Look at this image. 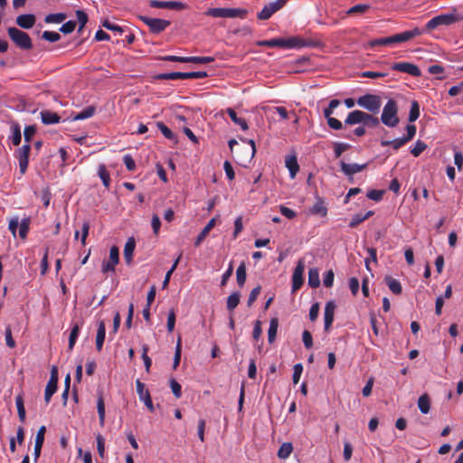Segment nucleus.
<instances>
[{
  "label": "nucleus",
  "mask_w": 463,
  "mask_h": 463,
  "mask_svg": "<svg viewBox=\"0 0 463 463\" xmlns=\"http://www.w3.org/2000/svg\"><path fill=\"white\" fill-rule=\"evenodd\" d=\"M349 145L345 143H335L334 145V152L335 157H339L345 150L349 148Z\"/></svg>",
  "instance_id": "obj_60"
},
{
  "label": "nucleus",
  "mask_w": 463,
  "mask_h": 463,
  "mask_svg": "<svg viewBox=\"0 0 463 463\" xmlns=\"http://www.w3.org/2000/svg\"><path fill=\"white\" fill-rule=\"evenodd\" d=\"M30 219L24 218L20 222L19 224V236L22 239H25L29 232Z\"/></svg>",
  "instance_id": "obj_45"
},
{
  "label": "nucleus",
  "mask_w": 463,
  "mask_h": 463,
  "mask_svg": "<svg viewBox=\"0 0 463 463\" xmlns=\"http://www.w3.org/2000/svg\"><path fill=\"white\" fill-rule=\"evenodd\" d=\"M75 27H76V22L68 21L61 25V27L60 28V31L63 33H71L74 31Z\"/></svg>",
  "instance_id": "obj_64"
},
{
  "label": "nucleus",
  "mask_w": 463,
  "mask_h": 463,
  "mask_svg": "<svg viewBox=\"0 0 463 463\" xmlns=\"http://www.w3.org/2000/svg\"><path fill=\"white\" fill-rule=\"evenodd\" d=\"M335 274L332 269L328 270L323 279V284L326 288H331L334 283Z\"/></svg>",
  "instance_id": "obj_63"
},
{
  "label": "nucleus",
  "mask_w": 463,
  "mask_h": 463,
  "mask_svg": "<svg viewBox=\"0 0 463 463\" xmlns=\"http://www.w3.org/2000/svg\"><path fill=\"white\" fill-rule=\"evenodd\" d=\"M150 6L154 8H165L172 10H184L188 5L183 2L178 1H157L153 0L150 2Z\"/></svg>",
  "instance_id": "obj_15"
},
{
  "label": "nucleus",
  "mask_w": 463,
  "mask_h": 463,
  "mask_svg": "<svg viewBox=\"0 0 463 463\" xmlns=\"http://www.w3.org/2000/svg\"><path fill=\"white\" fill-rule=\"evenodd\" d=\"M11 131L12 135L10 136V139L12 140L14 146H18L21 143L22 139L20 125L17 122H12Z\"/></svg>",
  "instance_id": "obj_26"
},
{
  "label": "nucleus",
  "mask_w": 463,
  "mask_h": 463,
  "mask_svg": "<svg viewBox=\"0 0 463 463\" xmlns=\"http://www.w3.org/2000/svg\"><path fill=\"white\" fill-rule=\"evenodd\" d=\"M216 219L212 218L195 239L194 245L198 247L206 238L210 231L215 226Z\"/></svg>",
  "instance_id": "obj_23"
},
{
  "label": "nucleus",
  "mask_w": 463,
  "mask_h": 463,
  "mask_svg": "<svg viewBox=\"0 0 463 463\" xmlns=\"http://www.w3.org/2000/svg\"><path fill=\"white\" fill-rule=\"evenodd\" d=\"M247 11L241 8H210L205 12L207 16L214 18H245Z\"/></svg>",
  "instance_id": "obj_5"
},
{
  "label": "nucleus",
  "mask_w": 463,
  "mask_h": 463,
  "mask_svg": "<svg viewBox=\"0 0 463 463\" xmlns=\"http://www.w3.org/2000/svg\"><path fill=\"white\" fill-rule=\"evenodd\" d=\"M97 410L99 414V425L104 426L105 423V403L103 397L100 395L97 401Z\"/></svg>",
  "instance_id": "obj_36"
},
{
  "label": "nucleus",
  "mask_w": 463,
  "mask_h": 463,
  "mask_svg": "<svg viewBox=\"0 0 463 463\" xmlns=\"http://www.w3.org/2000/svg\"><path fill=\"white\" fill-rule=\"evenodd\" d=\"M370 8L368 5H356L349 8L346 12L348 15L354 14H364Z\"/></svg>",
  "instance_id": "obj_49"
},
{
  "label": "nucleus",
  "mask_w": 463,
  "mask_h": 463,
  "mask_svg": "<svg viewBox=\"0 0 463 463\" xmlns=\"http://www.w3.org/2000/svg\"><path fill=\"white\" fill-rule=\"evenodd\" d=\"M79 334H80V326L78 324H75L71 330V333H70V336H69V349L70 350H72L74 345H75V343L78 339V336H79Z\"/></svg>",
  "instance_id": "obj_40"
},
{
  "label": "nucleus",
  "mask_w": 463,
  "mask_h": 463,
  "mask_svg": "<svg viewBox=\"0 0 463 463\" xmlns=\"http://www.w3.org/2000/svg\"><path fill=\"white\" fill-rule=\"evenodd\" d=\"M303 373V365L301 364H296L293 367V383L297 384L299 382L300 376Z\"/></svg>",
  "instance_id": "obj_54"
},
{
  "label": "nucleus",
  "mask_w": 463,
  "mask_h": 463,
  "mask_svg": "<svg viewBox=\"0 0 463 463\" xmlns=\"http://www.w3.org/2000/svg\"><path fill=\"white\" fill-rule=\"evenodd\" d=\"M170 387L175 398H180L182 395V387L180 383L176 382L175 379H171Z\"/></svg>",
  "instance_id": "obj_58"
},
{
  "label": "nucleus",
  "mask_w": 463,
  "mask_h": 463,
  "mask_svg": "<svg viewBox=\"0 0 463 463\" xmlns=\"http://www.w3.org/2000/svg\"><path fill=\"white\" fill-rule=\"evenodd\" d=\"M98 175H99V178L101 179L104 186L106 188H109V184H110V176H109V173L108 172L105 165H99Z\"/></svg>",
  "instance_id": "obj_33"
},
{
  "label": "nucleus",
  "mask_w": 463,
  "mask_h": 463,
  "mask_svg": "<svg viewBox=\"0 0 463 463\" xmlns=\"http://www.w3.org/2000/svg\"><path fill=\"white\" fill-rule=\"evenodd\" d=\"M420 117V105L417 101H412L411 109L409 112V121L414 122Z\"/></svg>",
  "instance_id": "obj_44"
},
{
  "label": "nucleus",
  "mask_w": 463,
  "mask_h": 463,
  "mask_svg": "<svg viewBox=\"0 0 463 463\" xmlns=\"http://www.w3.org/2000/svg\"><path fill=\"white\" fill-rule=\"evenodd\" d=\"M207 77L206 71H192V72H168L161 73L156 76L158 80H186V79H204Z\"/></svg>",
  "instance_id": "obj_8"
},
{
  "label": "nucleus",
  "mask_w": 463,
  "mask_h": 463,
  "mask_svg": "<svg viewBox=\"0 0 463 463\" xmlns=\"http://www.w3.org/2000/svg\"><path fill=\"white\" fill-rule=\"evenodd\" d=\"M311 213L320 215L322 217L327 214V208L324 205L322 202L316 203L313 207L310 209Z\"/></svg>",
  "instance_id": "obj_43"
},
{
  "label": "nucleus",
  "mask_w": 463,
  "mask_h": 463,
  "mask_svg": "<svg viewBox=\"0 0 463 463\" xmlns=\"http://www.w3.org/2000/svg\"><path fill=\"white\" fill-rule=\"evenodd\" d=\"M76 16H77L78 22L80 24V30H81L88 22V15L84 11L77 10Z\"/></svg>",
  "instance_id": "obj_62"
},
{
  "label": "nucleus",
  "mask_w": 463,
  "mask_h": 463,
  "mask_svg": "<svg viewBox=\"0 0 463 463\" xmlns=\"http://www.w3.org/2000/svg\"><path fill=\"white\" fill-rule=\"evenodd\" d=\"M35 16L32 14H20L16 17V24L23 29H30L35 24Z\"/></svg>",
  "instance_id": "obj_19"
},
{
  "label": "nucleus",
  "mask_w": 463,
  "mask_h": 463,
  "mask_svg": "<svg viewBox=\"0 0 463 463\" xmlns=\"http://www.w3.org/2000/svg\"><path fill=\"white\" fill-rule=\"evenodd\" d=\"M406 143H407V141L402 137L396 138V139H393V140H383L381 142V146H392L393 149L397 150V149L402 147Z\"/></svg>",
  "instance_id": "obj_39"
},
{
  "label": "nucleus",
  "mask_w": 463,
  "mask_h": 463,
  "mask_svg": "<svg viewBox=\"0 0 463 463\" xmlns=\"http://www.w3.org/2000/svg\"><path fill=\"white\" fill-rule=\"evenodd\" d=\"M340 104V101L338 99H332L329 102V105L326 109H324V116L325 118H329L332 116L334 109L338 107Z\"/></svg>",
  "instance_id": "obj_57"
},
{
  "label": "nucleus",
  "mask_w": 463,
  "mask_h": 463,
  "mask_svg": "<svg viewBox=\"0 0 463 463\" xmlns=\"http://www.w3.org/2000/svg\"><path fill=\"white\" fill-rule=\"evenodd\" d=\"M226 112L232 122L236 125H239L242 130H247L249 128L246 120L244 118H239L233 109L228 108Z\"/></svg>",
  "instance_id": "obj_29"
},
{
  "label": "nucleus",
  "mask_w": 463,
  "mask_h": 463,
  "mask_svg": "<svg viewBox=\"0 0 463 463\" xmlns=\"http://www.w3.org/2000/svg\"><path fill=\"white\" fill-rule=\"evenodd\" d=\"M30 151H31V146L29 144H24L20 148H18L17 151L15 152L14 156H15L16 159L18 160L19 170H20V173L22 175H24L27 170L28 164H29Z\"/></svg>",
  "instance_id": "obj_9"
},
{
  "label": "nucleus",
  "mask_w": 463,
  "mask_h": 463,
  "mask_svg": "<svg viewBox=\"0 0 463 463\" xmlns=\"http://www.w3.org/2000/svg\"><path fill=\"white\" fill-rule=\"evenodd\" d=\"M418 408L421 413L427 414L430 410V398L427 393H423L418 399Z\"/></svg>",
  "instance_id": "obj_25"
},
{
  "label": "nucleus",
  "mask_w": 463,
  "mask_h": 463,
  "mask_svg": "<svg viewBox=\"0 0 463 463\" xmlns=\"http://www.w3.org/2000/svg\"><path fill=\"white\" fill-rule=\"evenodd\" d=\"M94 113L95 108L93 106H89L80 112L77 113L75 116H73L72 120L77 121L90 118L94 115Z\"/></svg>",
  "instance_id": "obj_30"
},
{
  "label": "nucleus",
  "mask_w": 463,
  "mask_h": 463,
  "mask_svg": "<svg viewBox=\"0 0 463 463\" xmlns=\"http://www.w3.org/2000/svg\"><path fill=\"white\" fill-rule=\"evenodd\" d=\"M286 166L289 171V175L291 178H295L297 173L299 170V165L298 164L297 157L295 156H291L286 159Z\"/></svg>",
  "instance_id": "obj_28"
},
{
  "label": "nucleus",
  "mask_w": 463,
  "mask_h": 463,
  "mask_svg": "<svg viewBox=\"0 0 463 463\" xmlns=\"http://www.w3.org/2000/svg\"><path fill=\"white\" fill-rule=\"evenodd\" d=\"M258 46H265V47H281L287 49H296L301 48L305 46V42L301 38L298 37H290V38H273L270 40H263L259 41L257 43Z\"/></svg>",
  "instance_id": "obj_3"
},
{
  "label": "nucleus",
  "mask_w": 463,
  "mask_h": 463,
  "mask_svg": "<svg viewBox=\"0 0 463 463\" xmlns=\"http://www.w3.org/2000/svg\"><path fill=\"white\" fill-rule=\"evenodd\" d=\"M66 19V15L62 13L50 14L45 16V23L47 24H60Z\"/></svg>",
  "instance_id": "obj_41"
},
{
  "label": "nucleus",
  "mask_w": 463,
  "mask_h": 463,
  "mask_svg": "<svg viewBox=\"0 0 463 463\" xmlns=\"http://www.w3.org/2000/svg\"><path fill=\"white\" fill-rule=\"evenodd\" d=\"M242 141L250 146V147L247 148L246 157L249 161H250L254 157L256 153L255 142L252 139L247 138L242 139Z\"/></svg>",
  "instance_id": "obj_48"
},
{
  "label": "nucleus",
  "mask_w": 463,
  "mask_h": 463,
  "mask_svg": "<svg viewBox=\"0 0 463 463\" xmlns=\"http://www.w3.org/2000/svg\"><path fill=\"white\" fill-rule=\"evenodd\" d=\"M379 119L373 115L366 113L364 114V119L363 121V125L364 127L376 128L379 125Z\"/></svg>",
  "instance_id": "obj_46"
},
{
  "label": "nucleus",
  "mask_w": 463,
  "mask_h": 463,
  "mask_svg": "<svg viewBox=\"0 0 463 463\" xmlns=\"http://www.w3.org/2000/svg\"><path fill=\"white\" fill-rule=\"evenodd\" d=\"M424 33V30L415 27L412 30L404 31L401 33H396L389 37L378 38L372 40L369 43L371 47L383 46V45H393L404 42H408L416 36H420Z\"/></svg>",
  "instance_id": "obj_1"
},
{
  "label": "nucleus",
  "mask_w": 463,
  "mask_h": 463,
  "mask_svg": "<svg viewBox=\"0 0 463 463\" xmlns=\"http://www.w3.org/2000/svg\"><path fill=\"white\" fill-rule=\"evenodd\" d=\"M57 383H58V373L56 367H53L52 370L50 380L46 385L44 392V401L46 403H49L52 396L57 391Z\"/></svg>",
  "instance_id": "obj_14"
},
{
  "label": "nucleus",
  "mask_w": 463,
  "mask_h": 463,
  "mask_svg": "<svg viewBox=\"0 0 463 463\" xmlns=\"http://www.w3.org/2000/svg\"><path fill=\"white\" fill-rule=\"evenodd\" d=\"M356 102L358 106L373 114L378 113L382 106L380 96L374 94L363 95L357 99Z\"/></svg>",
  "instance_id": "obj_7"
},
{
  "label": "nucleus",
  "mask_w": 463,
  "mask_h": 463,
  "mask_svg": "<svg viewBox=\"0 0 463 463\" xmlns=\"http://www.w3.org/2000/svg\"><path fill=\"white\" fill-rule=\"evenodd\" d=\"M335 307H336L335 303L333 300L328 301L326 304L325 311H324V321H325V330L326 331H328L332 326V323L334 321Z\"/></svg>",
  "instance_id": "obj_17"
},
{
  "label": "nucleus",
  "mask_w": 463,
  "mask_h": 463,
  "mask_svg": "<svg viewBox=\"0 0 463 463\" xmlns=\"http://www.w3.org/2000/svg\"><path fill=\"white\" fill-rule=\"evenodd\" d=\"M463 20V14L457 12L456 7H452L450 13L439 14L430 19L425 25V31H432L440 25H450Z\"/></svg>",
  "instance_id": "obj_2"
},
{
  "label": "nucleus",
  "mask_w": 463,
  "mask_h": 463,
  "mask_svg": "<svg viewBox=\"0 0 463 463\" xmlns=\"http://www.w3.org/2000/svg\"><path fill=\"white\" fill-rule=\"evenodd\" d=\"M15 404H16V408H17L19 420H21V422L24 423L25 421L26 412H25V408H24V398L21 394L16 396Z\"/></svg>",
  "instance_id": "obj_31"
},
{
  "label": "nucleus",
  "mask_w": 463,
  "mask_h": 463,
  "mask_svg": "<svg viewBox=\"0 0 463 463\" xmlns=\"http://www.w3.org/2000/svg\"><path fill=\"white\" fill-rule=\"evenodd\" d=\"M278 327H279V321L277 318H272L269 322V330H268V340L269 342L271 344L275 338H276V335H277V332H278Z\"/></svg>",
  "instance_id": "obj_35"
},
{
  "label": "nucleus",
  "mask_w": 463,
  "mask_h": 463,
  "mask_svg": "<svg viewBox=\"0 0 463 463\" xmlns=\"http://www.w3.org/2000/svg\"><path fill=\"white\" fill-rule=\"evenodd\" d=\"M367 163L363 165L356 163L348 164L343 161L340 163L341 171L347 176H352L353 175L364 170L367 167Z\"/></svg>",
  "instance_id": "obj_18"
},
{
  "label": "nucleus",
  "mask_w": 463,
  "mask_h": 463,
  "mask_svg": "<svg viewBox=\"0 0 463 463\" xmlns=\"http://www.w3.org/2000/svg\"><path fill=\"white\" fill-rule=\"evenodd\" d=\"M140 19L149 27L150 31L154 33H159L165 30L170 25V21L150 18L147 16H140Z\"/></svg>",
  "instance_id": "obj_10"
},
{
  "label": "nucleus",
  "mask_w": 463,
  "mask_h": 463,
  "mask_svg": "<svg viewBox=\"0 0 463 463\" xmlns=\"http://www.w3.org/2000/svg\"><path fill=\"white\" fill-rule=\"evenodd\" d=\"M60 116L51 110L41 111V119L44 125L57 124L60 122Z\"/></svg>",
  "instance_id": "obj_22"
},
{
  "label": "nucleus",
  "mask_w": 463,
  "mask_h": 463,
  "mask_svg": "<svg viewBox=\"0 0 463 463\" xmlns=\"http://www.w3.org/2000/svg\"><path fill=\"white\" fill-rule=\"evenodd\" d=\"M383 190L373 189L367 193V197L373 201L379 202L383 199Z\"/></svg>",
  "instance_id": "obj_55"
},
{
  "label": "nucleus",
  "mask_w": 463,
  "mask_h": 463,
  "mask_svg": "<svg viewBox=\"0 0 463 463\" xmlns=\"http://www.w3.org/2000/svg\"><path fill=\"white\" fill-rule=\"evenodd\" d=\"M426 147L427 146L424 142L418 140L413 146V147H411V153L414 156H419L426 149Z\"/></svg>",
  "instance_id": "obj_51"
},
{
  "label": "nucleus",
  "mask_w": 463,
  "mask_h": 463,
  "mask_svg": "<svg viewBox=\"0 0 463 463\" xmlns=\"http://www.w3.org/2000/svg\"><path fill=\"white\" fill-rule=\"evenodd\" d=\"M213 61H214V58L211 57V56H203V57H200V56H187V63L191 62V63L205 64V63H210V62H213Z\"/></svg>",
  "instance_id": "obj_42"
},
{
  "label": "nucleus",
  "mask_w": 463,
  "mask_h": 463,
  "mask_svg": "<svg viewBox=\"0 0 463 463\" xmlns=\"http://www.w3.org/2000/svg\"><path fill=\"white\" fill-rule=\"evenodd\" d=\"M326 118L327 119V124L329 128H331L332 129L340 130L343 128V123L337 118H333L332 116Z\"/></svg>",
  "instance_id": "obj_61"
},
{
  "label": "nucleus",
  "mask_w": 463,
  "mask_h": 463,
  "mask_svg": "<svg viewBox=\"0 0 463 463\" xmlns=\"http://www.w3.org/2000/svg\"><path fill=\"white\" fill-rule=\"evenodd\" d=\"M119 260V252L118 249L116 246H112L109 250V260L107 261H103L102 263V272H114L115 266L118 263Z\"/></svg>",
  "instance_id": "obj_12"
},
{
  "label": "nucleus",
  "mask_w": 463,
  "mask_h": 463,
  "mask_svg": "<svg viewBox=\"0 0 463 463\" xmlns=\"http://www.w3.org/2000/svg\"><path fill=\"white\" fill-rule=\"evenodd\" d=\"M292 450H293L292 444L290 442H285L280 446V448L278 451V457L281 459H286L292 453Z\"/></svg>",
  "instance_id": "obj_34"
},
{
  "label": "nucleus",
  "mask_w": 463,
  "mask_h": 463,
  "mask_svg": "<svg viewBox=\"0 0 463 463\" xmlns=\"http://www.w3.org/2000/svg\"><path fill=\"white\" fill-rule=\"evenodd\" d=\"M392 70L407 73L414 77H420L421 75V71L417 65L406 61L393 63L392 65Z\"/></svg>",
  "instance_id": "obj_11"
},
{
  "label": "nucleus",
  "mask_w": 463,
  "mask_h": 463,
  "mask_svg": "<svg viewBox=\"0 0 463 463\" xmlns=\"http://www.w3.org/2000/svg\"><path fill=\"white\" fill-rule=\"evenodd\" d=\"M305 269V265L302 260H299L297 267L294 269L292 275V290L297 291L300 288L303 284V272Z\"/></svg>",
  "instance_id": "obj_16"
},
{
  "label": "nucleus",
  "mask_w": 463,
  "mask_h": 463,
  "mask_svg": "<svg viewBox=\"0 0 463 463\" xmlns=\"http://www.w3.org/2000/svg\"><path fill=\"white\" fill-rule=\"evenodd\" d=\"M287 2H288V0H276L274 2L269 3L266 5L274 14L277 11H279V9H281L286 5Z\"/></svg>",
  "instance_id": "obj_56"
},
{
  "label": "nucleus",
  "mask_w": 463,
  "mask_h": 463,
  "mask_svg": "<svg viewBox=\"0 0 463 463\" xmlns=\"http://www.w3.org/2000/svg\"><path fill=\"white\" fill-rule=\"evenodd\" d=\"M106 336V326L105 322L103 320L99 321L98 323V330L96 335V348L99 352L102 350L103 344Z\"/></svg>",
  "instance_id": "obj_21"
},
{
  "label": "nucleus",
  "mask_w": 463,
  "mask_h": 463,
  "mask_svg": "<svg viewBox=\"0 0 463 463\" xmlns=\"http://www.w3.org/2000/svg\"><path fill=\"white\" fill-rule=\"evenodd\" d=\"M8 35L11 40L23 50H31L33 48L32 40L28 33L15 27L8 28Z\"/></svg>",
  "instance_id": "obj_6"
},
{
  "label": "nucleus",
  "mask_w": 463,
  "mask_h": 463,
  "mask_svg": "<svg viewBox=\"0 0 463 463\" xmlns=\"http://www.w3.org/2000/svg\"><path fill=\"white\" fill-rule=\"evenodd\" d=\"M181 351H182V342H181V338L178 337L176 346H175V356H174V363H173L174 369H176L180 364Z\"/></svg>",
  "instance_id": "obj_47"
},
{
  "label": "nucleus",
  "mask_w": 463,
  "mask_h": 463,
  "mask_svg": "<svg viewBox=\"0 0 463 463\" xmlns=\"http://www.w3.org/2000/svg\"><path fill=\"white\" fill-rule=\"evenodd\" d=\"M381 121L389 128H394L399 124L398 106L395 100L389 99L384 105L381 115Z\"/></svg>",
  "instance_id": "obj_4"
},
{
  "label": "nucleus",
  "mask_w": 463,
  "mask_h": 463,
  "mask_svg": "<svg viewBox=\"0 0 463 463\" xmlns=\"http://www.w3.org/2000/svg\"><path fill=\"white\" fill-rule=\"evenodd\" d=\"M136 242L133 238H129L124 247V258L127 264H130L133 258V253L135 250Z\"/></svg>",
  "instance_id": "obj_24"
},
{
  "label": "nucleus",
  "mask_w": 463,
  "mask_h": 463,
  "mask_svg": "<svg viewBox=\"0 0 463 463\" xmlns=\"http://www.w3.org/2000/svg\"><path fill=\"white\" fill-rule=\"evenodd\" d=\"M181 256H182V254H180L178 256V258L175 260L174 264L172 265L171 269L166 272L165 279L163 281V285H162L163 288H165L167 287V285L169 283V280H170V278H171V275L175 271V269H176V267H177V265L179 263V260L181 259Z\"/></svg>",
  "instance_id": "obj_50"
},
{
  "label": "nucleus",
  "mask_w": 463,
  "mask_h": 463,
  "mask_svg": "<svg viewBox=\"0 0 463 463\" xmlns=\"http://www.w3.org/2000/svg\"><path fill=\"white\" fill-rule=\"evenodd\" d=\"M240 292H233L227 298V309L232 311L240 303Z\"/></svg>",
  "instance_id": "obj_37"
},
{
  "label": "nucleus",
  "mask_w": 463,
  "mask_h": 463,
  "mask_svg": "<svg viewBox=\"0 0 463 463\" xmlns=\"http://www.w3.org/2000/svg\"><path fill=\"white\" fill-rule=\"evenodd\" d=\"M364 114L365 112L362 110H353L350 113H348L345 120V125H356V124H363V121L364 119Z\"/></svg>",
  "instance_id": "obj_20"
},
{
  "label": "nucleus",
  "mask_w": 463,
  "mask_h": 463,
  "mask_svg": "<svg viewBox=\"0 0 463 463\" xmlns=\"http://www.w3.org/2000/svg\"><path fill=\"white\" fill-rule=\"evenodd\" d=\"M42 37H43V39H44L48 42H51V43L57 42L61 39V35L58 33L52 32V31H44L43 33Z\"/></svg>",
  "instance_id": "obj_52"
},
{
  "label": "nucleus",
  "mask_w": 463,
  "mask_h": 463,
  "mask_svg": "<svg viewBox=\"0 0 463 463\" xmlns=\"http://www.w3.org/2000/svg\"><path fill=\"white\" fill-rule=\"evenodd\" d=\"M384 281H385L386 285L388 286V288H390V290L393 294L400 295L402 293V287L400 281H398L397 279H395L390 276H386L384 278Z\"/></svg>",
  "instance_id": "obj_27"
},
{
  "label": "nucleus",
  "mask_w": 463,
  "mask_h": 463,
  "mask_svg": "<svg viewBox=\"0 0 463 463\" xmlns=\"http://www.w3.org/2000/svg\"><path fill=\"white\" fill-rule=\"evenodd\" d=\"M302 340L307 349H310L313 346V338L309 331L304 330L302 334Z\"/></svg>",
  "instance_id": "obj_59"
},
{
  "label": "nucleus",
  "mask_w": 463,
  "mask_h": 463,
  "mask_svg": "<svg viewBox=\"0 0 463 463\" xmlns=\"http://www.w3.org/2000/svg\"><path fill=\"white\" fill-rule=\"evenodd\" d=\"M246 267L244 263H241L236 270V279L239 287H243L246 281Z\"/></svg>",
  "instance_id": "obj_38"
},
{
  "label": "nucleus",
  "mask_w": 463,
  "mask_h": 463,
  "mask_svg": "<svg viewBox=\"0 0 463 463\" xmlns=\"http://www.w3.org/2000/svg\"><path fill=\"white\" fill-rule=\"evenodd\" d=\"M308 285L316 288L320 285L319 273L317 269H310L308 271Z\"/></svg>",
  "instance_id": "obj_32"
},
{
  "label": "nucleus",
  "mask_w": 463,
  "mask_h": 463,
  "mask_svg": "<svg viewBox=\"0 0 463 463\" xmlns=\"http://www.w3.org/2000/svg\"><path fill=\"white\" fill-rule=\"evenodd\" d=\"M136 385H137V392L138 394L140 401H142L145 403V405L146 406V408L151 412H153L155 411V407H154V404H153V402H152V399H151L148 390L145 389V384L140 380L136 381Z\"/></svg>",
  "instance_id": "obj_13"
},
{
  "label": "nucleus",
  "mask_w": 463,
  "mask_h": 463,
  "mask_svg": "<svg viewBox=\"0 0 463 463\" xmlns=\"http://www.w3.org/2000/svg\"><path fill=\"white\" fill-rule=\"evenodd\" d=\"M156 125L158 129L161 131L165 137H166L167 139H173L175 137V135L171 131V129L168 127H166L163 122H157Z\"/></svg>",
  "instance_id": "obj_53"
}]
</instances>
